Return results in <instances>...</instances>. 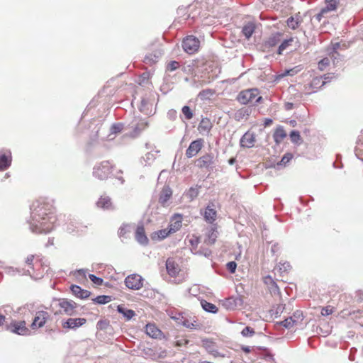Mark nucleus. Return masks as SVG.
<instances>
[{"mask_svg":"<svg viewBox=\"0 0 363 363\" xmlns=\"http://www.w3.org/2000/svg\"><path fill=\"white\" fill-rule=\"evenodd\" d=\"M130 231V226L127 224H123L118 230V235L120 237H125Z\"/></svg>","mask_w":363,"mask_h":363,"instance_id":"obj_41","label":"nucleus"},{"mask_svg":"<svg viewBox=\"0 0 363 363\" xmlns=\"http://www.w3.org/2000/svg\"><path fill=\"white\" fill-rule=\"evenodd\" d=\"M272 123V119H269V118L265 119V121H264L265 126H268V125H271Z\"/></svg>","mask_w":363,"mask_h":363,"instance_id":"obj_56","label":"nucleus"},{"mask_svg":"<svg viewBox=\"0 0 363 363\" xmlns=\"http://www.w3.org/2000/svg\"><path fill=\"white\" fill-rule=\"evenodd\" d=\"M242 335L245 337L252 336L255 334V331L249 326L245 327L241 332Z\"/></svg>","mask_w":363,"mask_h":363,"instance_id":"obj_49","label":"nucleus"},{"mask_svg":"<svg viewBox=\"0 0 363 363\" xmlns=\"http://www.w3.org/2000/svg\"><path fill=\"white\" fill-rule=\"evenodd\" d=\"M199 363H211V362H207V361H203V362H200Z\"/></svg>","mask_w":363,"mask_h":363,"instance_id":"obj_60","label":"nucleus"},{"mask_svg":"<svg viewBox=\"0 0 363 363\" xmlns=\"http://www.w3.org/2000/svg\"><path fill=\"white\" fill-rule=\"evenodd\" d=\"M182 220V216L180 214H174L172 217L168 227L172 233H176L181 228Z\"/></svg>","mask_w":363,"mask_h":363,"instance_id":"obj_19","label":"nucleus"},{"mask_svg":"<svg viewBox=\"0 0 363 363\" xmlns=\"http://www.w3.org/2000/svg\"><path fill=\"white\" fill-rule=\"evenodd\" d=\"M333 77L330 76V74H325L323 77H315L308 84L305 85V90L308 94L316 92L327 82L331 81Z\"/></svg>","mask_w":363,"mask_h":363,"instance_id":"obj_6","label":"nucleus"},{"mask_svg":"<svg viewBox=\"0 0 363 363\" xmlns=\"http://www.w3.org/2000/svg\"><path fill=\"white\" fill-rule=\"evenodd\" d=\"M107 325H108V323L106 320H101V321L98 322V326L99 327L100 329L105 328V327Z\"/></svg>","mask_w":363,"mask_h":363,"instance_id":"obj_54","label":"nucleus"},{"mask_svg":"<svg viewBox=\"0 0 363 363\" xmlns=\"http://www.w3.org/2000/svg\"><path fill=\"white\" fill-rule=\"evenodd\" d=\"M273 137L274 141L279 143L286 137V133L282 127H279L275 130Z\"/></svg>","mask_w":363,"mask_h":363,"instance_id":"obj_33","label":"nucleus"},{"mask_svg":"<svg viewBox=\"0 0 363 363\" xmlns=\"http://www.w3.org/2000/svg\"><path fill=\"white\" fill-rule=\"evenodd\" d=\"M125 286L134 290L140 289L143 287V279L138 274H131L128 276L125 279Z\"/></svg>","mask_w":363,"mask_h":363,"instance_id":"obj_11","label":"nucleus"},{"mask_svg":"<svg viewBox=\"0 0 363 363\" xmlns=\"http://www.w3.org/2000/svg\"><path fill=\"white\" fill-rule=\"evenodd\" d=\"M172 190L169 186H164V188L162 189L160 196H159V203L162 206H166L167 204V202L169 201V199L172 198Z\"/></svg>","mask_w":363,"mask_h":363,"instance_id":"obj_21","label":"nucleus"},{"mask_svg":"<svg viewBox=\"0 0 363 363\" xmlns=\"http://www.w3.org/2000/svg\"><path fill=\"white\" fill-rule=\"evenodd\" d=\"M212 123L208 118H202L200 121L198 130L200 133H208L212 128Z\"/></svg>","mask_w":363,"mask_h":363,"instance_id":"obj_29","label":"nucleus"},{"mask_svg":"<svg viewBox=\"0 0 363 363\" xmlns=\"http://www.w3.org/2000/svg\"><path fill=\"white\" fill-rule=\"evenodd\" d=\"M302 21L303 19L298 13L289 18L286 21V23L289 28H290L292 30H295L300 26Z\"/></svg>","mask_w":363,"mask_h":363,"instance_id":"obj_25","label":"nucleus"},{"mask_svg":"<svg viewBox=\"0 0 363 363\" xmlns=\"http://www.w3.org/2000/svg\"><path fill=\"white\" fill-rule=\"evenodd\" d=\"M96 205L98 207L101 208L103 209L109 210L113 208V204L111 202V199L107 196H101L97 203Z\"/></svg>","mask_w":363,"mask_h":363,"instance_id":"obj_26","label":"nucleus"},{"mask_svg":"<svg viewBox=\"0 0 363 363\" xmlns=\"http://www.w3.org/2000/svg\"><path fill=\"white\" fill-rule=\"evenodd\" d=\"M70 289L75 296L82 299L88 298L91 294L90 291L82 289L77 285H72Z\"/></svg>","mask_w":363,"mask_h":363,"instance_id":"obj_24","label":"nucleus"},{"mask_svg":"<svg viewBox=\"0 0 363 363\" xmlns=\"http://www.w3.org/2000/svg\"><path fill=\"white\" fill-rule=\"evenodd\" d=\"M293 158V155L291 153H286L281 158L280 162L278 164L285 166L287 163L290 162V160Z\"/></svg>","mask_w":363,"mask_h":363,"instance_id":"obj_45","label":"nucleus"},{"mask_svg":"<svg viewBox=\"0 0 363 363\" xmlns=\"http://www.w3.org/2000/svg\"><path fill=\"white\" fill-rule=\"evenodd\" d=\"M290 138L293 143H297L301 140V135L298 131L292 130L290 133Z\"/></svg>","mask_w":363,"mask_h":363,"instance_id":"obj_46","label":"nucleus"},{"mask_svg":"<svg viewBox=\"0 0 363 363\" xmlns=\"http://www.w3.org/2000/svg\"><path fill=\"white\" fill-rule=\"evenodd\" d=\"M182 325L189 329H198L200 328V324L197 320L195 319H187L185 318L182 321Z\"/></svg>","mask_w":363,"mask_h":363,"instance_id":"obj_36","label":"nucleus"},{"mask_svg":"<svg viewBox=\"0 0 363 363\" xmlns=\"http://www.w3.org/2000/svg\"><path fill=\"white\" fill-rule=\"evenodd\" d=\"M282 34L281 33H276L270 36L264 43L266 48H272L276 46L281 40Z\"/></svg>","mask_w":363,"mask_h":363,"instance_id":"obj_31","label":"nucleus"},{"mask_svg":"<svg viewBox=\"0 0 363 363\" xmlns=\"http://www.w3.org/2000/svg\"><path fill=\"white\" fill-rule=\"evenodd\" d=\"M115 166L109 161H104L94 170V175L100 180L107 179L113 175Z\"/></svg>","mask_w":363,"mask_h":363,"instance_id":"obj_5","label":"nucleus"},{"mask_svg":"<svg viewBox=\"0 0 363 363\" xmlns=\"http://www.w3.org/2000/svg\"><path fill=\"white\" fill-rule=\"evenodd\" d=\"M217 231L215 228H211L207 235V238L205 240V242L207 245H213L216 242L217 238Z\"/></svg>","mask_w":363,"mask_h":363,"instance_id":"obj_38","label":"nucleus"},{"mask_svg":"<svg viewBox=\"0 0 363 363\" xmlns=\"http://www.w3.org/2000/svg\"><path fill=\"white\" fill-rule=\"evenodd\" d=\"M6 321L5 315L0 314V326H2Z\"/></svg>","mask_w":363,"mask_h":363,"instance_id":"obj_55","label":"nucleus"},{"mask_svg":"<svg viewBox=\"0 0 363 363\" xmlns=\"http://www.w3.org/2000/svg\"><path fill=\"white\" fill-rule=\"evenodd\" d=\"M89 279L96 286H101L103 284V279L100 277H97L94 274H89Z\"/></svg>","mask_w":363,"mask_h":363,"instance_id":"obj_48","label":"nucleus"},{"mask_svg":"<svg viewBox=\"0 0 363 363\" xmlns=\"http://www.w3.org/2000/svg\"><path fill=\"white\" fill-rule=\"evenodd\" d=\"M140 125H141L142 128H145L148 125V123L147 122H142L140 123Z\"/></svg>","mask_w":363,"mask_h":363,"instance_id":"obj_58","label":"nucleus"},{"mask_svg":"<svg viewBox=\"0 0 363 363\" xmlns=\"http://www.w3.org/2000/svg\"><path fill=\"white\" fill-rule=\"evenodd\" d=\"M172 234L169 229L165 228L162 230H159L157 231H155L151 234V238L153 240H162L167 237H168L169 235Z\"/></svg>","mask_w":363,"mask_h":363,"instance_id":"obj_27","label":"nucleus"},{"mask_svg":"<svg viewBox=\"0 0 363 363\" xmlns=\"http://www.w3.org/2000/svg\"><path fill=\"white\" fill-rule=\"evenodd\" d=\"M50 319V315L45 311H39L35 313L33 322L30 325L32 330L43 328Z\"/></svg>","mask_w":363,"mask_h":363,"instance_id":"obj_9","label":"nucleus"},{"mask_svg":"<svg viewBox=\"0 0 363 363\" xmlns=\"http://www.w3.org/2000/svg\"><path fill=\"white\" fill-rule=\"evenodd\" d=\"M182 111L183 114L185 116L186 119L190 120L193 118V113L189 106H184L182 108Z\"/></svg>","mask_w":363,"mask_h":363,"instance_id":"obj_44","label":"nucleus"},{"mask_svg":"<svg viewBox=\"0 0 363 363\" xmlns=\"http://www.w3.org/2000/svg\"><path fill=\"white\" fill-rule=\"evenodd\" d=\"M123 129V125L121 123H114L111 127V133L112 134H117L121 133Z\"/></svg>","mask_w":363,"mask_h":363,"instance_id":"obj_42","label":"nucleus"},{"mask_svg":"<svg viewBox=\"0 0 363 363\" xmlns=\"http://www.w3.org/2000/svg\"><path fill=\"white\" fill-rule=\"evenodd\" d=\"M330 65V60L328 57H325L319 61L318 69L323 71Z\"/></svg>","mask_w":363,"mask_h":363,"instance_id":"obj_43","label":"nucleus"},{"mask_svg":"<svg viewBox=\"0 0 363 363\" xmlns=\"http://www.w3.org/2000/svg\"><path fill=\"white\" fill-rule=\"evenodd\" d=\"M6 330L19 335H26L29 333V330L26 327L25 320H12L6 325Z\"/></svg>","mask_w":363,"mask_h":363,"instance_id":"obj_8","label":"nucleus"},{"mask_svg":"<svg viewBox=\"0 0 363 363\" xmlns=\"http://www.w3.org/2000/svg\"><path fill=\"white\" fill-rule=\"evenodd\" d=\"M203 216L204 220L208 223H213L217 218V211L216 210V206L213 202H211L204 209L203 212H201Z\"/></svg>","mask_w":363,"mask_h":363,"instance_id":"obj_12","label":"nucleus"},{"mask_svg":"<svg viewBox=\"0 0 363 363\" xmlns=\"http://www.w3.org/2000/svg\"><path fill=\"white\" fill-rule=\"evenodd\" d=\"M182 47L186 53L192 55L199 51L200 41L194 35H188L183 40Z\"/></svg>","mask_w":363,"mask_h":363,"instance_id":"obj_7","label":"nucleus"},{"mask_svg":"<svg viewBox=\"0 0 363 363\" xmlns=\"http://www.w3.org/2000/svg\"><path fill=\"white\" fill-rule=\"evenodd\" d=\"M28 272L30 274L35 278H39L43 276L44 272V265L42 262V259L37 257L35 262L33 263V267H31V269H28Z\"/></svg>","mask_w":363,"mask_h":363,"instance_id":"obj_15","label":"nucleus"},{"mask_svg":"<svg viewBox=\"0 0 363 363\" xmlns=\"http://www.w3.org/2000/svg\"><path fill=\"white\" fill-rule=\"evenodd\" d=\"M255 23L254 22H248L242 27V33L247 39H249L255 33Z\"/></svg>","mask_w":363,"mask_h":363,"instance_id":"obj_30","label":"nucleus"},{"mask_svg":"<svg viewBox=\"0 0 363 363\" xmlns=\"http://www.w3.org/2000/svg\"><path fill=\"white\" fill-rule=\"evenodd\" d=\"M117 310L120 313L123 315V316L126 318L127 320H130L135 315L134 311L125 308V307L121 305L118 306Z\"/></svg>","mask_w":363,"mask_h":363,"instance_id":"obj_34","label":"nucleus"},{"mask_svg":"<svg viewBox=\"0 0 363 363\" xmlns=\"http://www.w3.org/2000/svg\"><path fill=\"white\" fill-rule=\"evenodd\" d=\"M236 100L241 104L247 105L259 103L262 97L258 89L252 88L241 91L236 96Z\"/></svg>","mask_w":363,"mask_h":363,"instance_id":"obj_2","label":"nucleus"},{"mask_svg":"<svg viewBox=\"0 0 363 363\" xmlns=\"http://www.w3.org/2000/svg\"><path fill=\"white\" fill-rule=\"evenodd\" d=\"M37 259V257H35L34 255H30L29 256L27 257L26 258V264L28 265L29 267V269H31V267H33V263L35 262V259Z\"/></svg>","mask_w":363,"mask_h":363,"instance_id":"obj_51","label":"nucleus"},{"mask_svg":"<svg viewBox=\"0 0 363 363\" xmlns=\"http://www.w3.org/2000/svg\"><path fill=\"white\" fill-rule=\"evenodd\" d=\"M297 323V320H295L294 317H289L286 318L284 320L278 323V324L284 326L287 329L292 328Z\"/></svg>","mask_w":363,"mask_h":363,"instance_id":"obj_37","label":"nucleus"},{"mask_svg":"<svg viewBox=\"0 0 363 363\" xmlns=\"http://www.w3.org/2000/svg\"><path fill=\"white\" fill-rule=\"evenodd\" d=\"M338 3L339 0H325L326 6L323 8L320 12L317 15L318 21H320L325 13L335 11L337 9Z\"/></svg>","mask_w":363,"mask_h":363,"instance_id":"obj_17","label":"nucleus"},{"mask_svg":"<svg viewBox=\"0 0 363 363\" xmlns=\"http://www.w3.org/2000/svg\"><path fill=\"white\" fill-rule=\"evenodd\" d=\"M203 143L204 140L202 138L192 141L186 150V157L187 158H191L196 156L203 147Z\"/></svg>","mask_w":363,"mask_h":363,"instance_id":"obj_10","label":"nucleus"},{"mask_svg":"<svg viewBox=\"0 0 363 363\" xmlns=\"http://www.w3.org/2000/svg\"><path fill=\"white\" fill-rule=\"evenodd\" d=\"M36 205L38 206L40 208V211L38 212V213L40 215V217L45 216L48 215L50 216V214H55V208L50 202L46 201L44 199H39L33 201L30 207L32 220H33V216L34 212H35V209L36 208Z\"/></svg>","mask_w":363,"mask_h":363,"instance_id":"obj_3","label":"nucleus"},{"mask_svg":"<svg viewBox=\"0 0 363 363\" xmlns=\"http://www.w3.org/2000/svg\"><path fill=\"white\" fill-rule=\"evenodd\" d=\"M255 136L253 133L247 132L241 138L240 144L242 147L247 148L252 147L255 145Z\"/></svg>","mask_w":363,"mask_h":363,"instance_id":"obj_22","label":"nucleus"},{"mask_svg":"<svg viewBox=\"0 0 363 363\" xmlns=\"http://www.w3.org/2000/svg\"><path fill=\"white\" fill-rule=\"evenodd\" d=\"M264 283L268 286L271 292H279V287L271 276H267L263 279Z\"/></svg>","mask_w":363,"mask_h":363,"instance_id":"obj_32","label":"nucleus"},{"mask_svg":"<svg viewBox=\"0 0 363 363\" xmlns=\"http://www.w3.org/2000/svg\"><path fill=\"white\" fill-rule=\"evenodd\" d=\"M188 194H189V196L193 199L194 198L197 196V195L199 194V191L196 189L190 188Z\"/></svg>","mask_w":363,"mask_h":363,"instance_id":"obj_53","label":"nucleus"},{"mask_svg":"<svg viewBox=\"0 0 363 363\" xmlns=\"http://www.w3.org/2000/svg\"><path fill=\"white\" fill-rule=\"evenodd\" d=\"M35 211L33 220L31 222L33 230L38 233H50L54 228V224L57 221L55 214L50 213V216L40 217V215L38 213L40 208L37 205Z\"/></svg>","mask_w":363,"mask_h":363,"instance_id":"obj_1","label":"nucleus"},{"mask_svg":"<svg viewBox=\"0 0 363 363\" xmlns=\"http://www.w3.org/2000/svg\"><path fill=\"white\" fill-rule=\"evenodd\" d=\"M135 239L141 245H146L148 243V238L145 235L143 225H139L135 230Z\"/></svg>","mask_w":363,"mask_h":363,"instance_id":"obj_23","label":"nucleus"},{"mask_svg":"<svg viewBox=\"0 0 363 363\" xmlns=\"http://www.w3.org/2000/svg\"><path fill=\"white\" fill-rule=\"evenodd\" d=\"M179 67V64L177 61H171L169 63H168L167 69L169 71H174L177 69H178Z\"/></svg>","mask_w":363,"mask_h":363,"instance_id":"obj_50","label":"nucleus"},{"mask_svg":"<svg viewBox=\"0 0 363 363\" xmlns=\"http://www.w3.org/2000/svg\"><path fill=\"white\" fill-rule=\"evenodd\" d=\"M202 347L206 349V350L213 355L214 357H224L225 354H222L218 352L216 349V342L209 339H203L201 340Z\"/></svg>","mask_w":363,"mask_h":363,"instance_id":"obj_14","label":"nucleus"},{"mask_svg":"<svg viewBox=\"0 0 363 363\" xmlns=\"http://www.w3.org/2000/svg\"><path fill=\"white\" fill-rule=\"evenodd\" d=\"M145 332L147 335L152 338H157L161 335V330L155 324L151 323L146 325Z\"/></svg>","mask_w":363,"mask_h":363,"instance_id":"obj_28","label":"nucleus"},{"mask_svg":"<svg viewBox=\"0 0 363 363\" xmlns=\"http://www.w3.org/2000/svg\"><path fill=\"white\" fill-rule=\"evenodd\" d=\"M237 267V264L235 262H230L227 264V269L231 272L234 273L235 272Z\"/></svg>","mask_w":363,"mask_h":363,"instance_id":"obj_52","label":"nucleus"},{"mask_svg":"<svg viewBox=\"0 0 363 363\" xmlns=\"http://www.w3.org/2000/svg\"><path fill=\"white\" fill-rule=\"evenodd\" d=\"M167 273L172 277H175L179 274L180 268L178 264L172 258H168L166 261Z\"/></svg>","mask_w":363,"mask_h":363,"instance_id":"obj_20","label":"nucleus"},{"mask_svg":"<svg viewBox=\"0 0 363 363\" xmlns=\"http://www.w3.org/2000/svg\"><path fill=\"white\" fill-rule=\"evenodd\" d=\"M55 305L58 309L55 312V315L65 314L67 315H72L75 313L77 307L74 301L67 298L57 299Z\"/></svg>","mask_w":363,"mask_h":363,"instance_id":"obj_4","label":"nucleus"},{"mask_svg":"<svg viewBox=\"0 0 363 363\" xmlns=\"http://www.w3.org/2000/svg\"><path fill=\"white\" fill-rule=\"evenodd\" d=\"M78 273H79V274H80L82 276H85L86 275V271L84 270V269H79L78 271Z\"/></svg>","mask_w":363,"mask_h":363,"instance_id":"obj_57","label":"nucleus"},{"mask_svg":"<svg viewBox=\"0 0 363 363\" xmlns=\"http://www.w3.org/2000/svg\"><path fill=\"white\" fill-rule=\"evenodd\" d=\"M233 160H231L230 161V164H233Z\"/></svg>","mask_w":363,"mask_h":363,"instance_id":"obj_61","label":"nucleus"},{"mask_svg":"<svg viewBox=\"0 0 363 363\" xmlns=\"http://www.w3.org/2000/svg\"><path fill=\"white\" fill-rule=\"evenodd\" d=\"M334 312V307L331 306H327L323 307L321 310V315L323 316L329 315Z\"/></svg>","mask_w":363,"mask_h":363,"instance_id":"obj_47","label":"nucleus"},{"mask_svg":"<svg viewBox=\"0 0 363 363\" xmlns=\"http://www.w3.org/2000/svg\"><path fill=\"white\" fill-rule=\"evenodd\" d=\"M201 305L203 309L207 312H210L212 313H216L218 311V308L216 305H214L211 303H209V302L206 301V300H202L201 301Z\"/></svg>","mask_w":363,"mask_h":363,"instance_id":"obj_35","label":"nucleus"},{"mask_svg":"<svg viewBox=\"0 0 363 363\" xmlns=\"http://www.w3.org/2000/svg\"><path fill=\"white\" fill-rule=\"evenodd\" d=\"M111 300V296L105 295L98 296L96 298H93V301L99 304L107 303L110 302Z\"/></svg>","mask_w":363,"mask_h":363,"instance_id":"obj_39","label":"nucleus"},{"mask_svg":"<svg viewBox=\"0 0 363 363\" xmlns=\"http://www.w3.org/2000/svg\"><path fill=\"white\" fill-rule=\"evenodd\" d=\"M242 350L245 351V352H250V348L249 347H243Z\"/></svg>","mask_w":363,"mask_h":363,"instance_id":"obj_59","label":"nucleus"},{"mask_svg":"<svg viewBox=\"0 0 363 363\" xmlns=\"http://www.w3.org/2000/svg\"><path fill=\"white\" fill-rule=\"evenodd\" d=\"M294 41V38H291L288 40H285L282 43L279 45L278 49V54L281 55L284 50H285L289 46L291 45L292 42Z\"/></svg>","mask_w":363,"mask_h":363,"instance_id":"obj_40","label":"nucleus"},{"mask_svg":"<svg viewBox=\"0 0 363 363\" xmlns=\"http://www.w3.org/2000/svg\"><path fill=\"white\" fill-rule=\"evenodd\" d=\"M12 156L9 150L0 151V171L8 169L11 164Z\"/></svg>","mask_w":363,"mask_h":363,"instance_id":"obj_16","label":"nucleus"},{"mask_svg":"<svg viewBox=\"0 0 363 363\" xmlns=\"http://www.w3.org/2000/svg\"><path fill=\"white\" fill-rule=\"evenodd\" d=\"M196 162L199 169H208L213 164V156L211 154H206L197 159Z\"/></svg>","mask_w":363,"mask_h":363,"instance_id":"obj_18","label":"nucleus"},{"mask_svg":"<svg viewBox=\"0 0 363 363\" xmlns=\"http://www.w3.org/2000/svg\"><path fill=\"white\" fill-rule=\"evenodd\" d=\"M86 323V319L84 318H68L66 321L62 322V326L65 329H76Z\"/></svg>","mask_w":363,"mask_h":363,"instance_id":"obj_13","label":"nucleus"}]
</instances>
